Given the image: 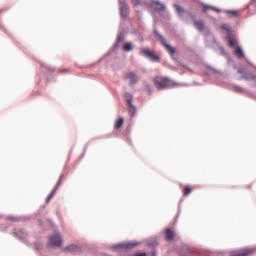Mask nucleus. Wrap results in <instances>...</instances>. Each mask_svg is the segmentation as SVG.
<instances>
[{
	"label": "nucleus",
	"instance_id": "obj_1",
	"mask_svg": "<svg viewBox=\"0 0 256 256\" xmlns=\"http://www.w3.org/2000/svg\"><path fill=\"white\" fill-rule=\"evenodd\" d=\"M154 85L159 91L163 89H172V87H177V83L173 82L171 79L163 76L154 77Z\"/></svg>",
	"mask_w": 256,
	"mask_h": 256
},
{
	"label": "nucleus",
	"instance_id": "obj_2",
	"mask_svg": "<svg viewBox=\"0 0 256 256\" xmlns=\"http://www.w3.org/2000/svg\"><path fill=\"white\" fill-rule=\"evenodd\" d=\"M254 253H256V249L255 248H242L240 250H236L231 252L230 256H250V255H254ZM204 256H214L213 253H205Z\"/></svg>",
	"mask_w": 256,
	"mask_h": 256
},
{
	"label": "nucleus",
	"instance_id": "obj_3",
	"mask_svg": "<svg viewBox=\"0 0 256 256\" xmlns=\"http://www.w3.org/2000/svg\"><path fill=\"white\" fill-rule=\"evenodd\" d=\"M48 245L50 247H63V237L61 234L56 233L49 237Z\"/></svg>",
	"mask_w": 256,
	"mask_h": 256
},
{
	"label": "nucleus",
	"instance_id": "obj_4",
	"mask_svg": "<svg viewBox=\"0 0 256 256\" xmlns=\"http://www.w3.org/2000/svg\"><path fill=\"white\" fill-rule=\"evenodd\" d=\"M154 33L155 35L158 36L160 43L163 45L166 51H168L169 55L173 56L175 53H177V50L173 48L171 45L167 44V41L165 40V38L161 34H159L158 31H154Z\"/></svg>",
	"mask_w": 256,
	"mask_h": 256
},
{
	"label": "nucleus",
	"instance_id": "obj_5",
	"mask_svg": "<svg viewBox=\"0 0 256 256\" xmlns=\"http://www.w3.org/2000/svg\"><path fill=\"white\" fill-rule=\"evenodd\" d=\"M140 54L144 55V57L151 58V60L156 61V63H159V61H161V58L159 56H157V54H155V52H153L149 48H142L140 50Z\"/></svg>",
	"mask_w": 256,
	"mask_h": 256
},
{
	"label": "nucleus",
	"instance_id": "obj_6",
	"mask_svg": "<svg viewBox=\"0 0 256 256\" xmlns=\"http://www.w3.org/2000/svg\"><path fill=\"white\" fill-rule=\"evenodd\" d=\"M124 79H129L130 85H135L137 81H139V78L137 77V74L135 72H128L124 75Z\"/></svg>",
	"mask_w": 256,
	"mask_h": 256
},
{
	"label": "nucleus",
	"instance_id": "obj_7",
	"mask_svg": "<svg viewBox=\"0 0 256 256\" xmlns=\"http://www.w3.org/2000/svg\"><path fill=\"white\" fill-rule=\"evenodd\" d=\"M238 73L240 75H242V77L246 80L249 81V79H252L253 81H255V76L254 74L251 73H247V70L245 68H238Z\"/></svg>",
	"mask_w": 256,
	"mask_h": 256
},
{
	"label": "nucleus",
	"instance_id": "obj_8",
	"mask_svg": "<svg viewBox=\"0 0 256 256\" xmlns=\"http://www.w3.org/2000/svg\"><path fill=\"white\" fill-rule=\"evenodd\" d=\"M120 15L121 17H127L129 15V8L125 2H120Z\"/></svg>",
	"mask_w": 256,
	"mask_h": 256
},
{
	"label": "nucleus",
	"instance_id": "obj_9",
	"mask_svg": "<svg viewBox=\"0 0 256 256\" xmlns=\"http://www.w3.org/2000/svg\"><path fill=\"white\" fill-rule=\"evenodd\" d=\"M165 238L167 241H173V239H175V231L171 228H167L165 230Z\"/></svg>",
	"mask_w": 256,
	"mask_h": 256
},
{
	"label": "nucleus",
	"instance_id": "obj_10",
	"mask_svg": "<svg viewBox=\"0 0 256 256\" xmlns=\"http://www.w3.org/2000/svg\"><path fill=\"white\" fill-rule=\"evenodd\" d=\"M150 5H151L152 9H154V11L165 10V6L163 4H161L159 1H153Z\"/></svg>",
	"mask_w": 256,
	"mask_h": 256
},
{
	"label": "nucleus",
	"instance_id": "obj_11",
	"mask_svg": "<svg viewBox=\"0 0 256 256\" xmlns=\"http://www.w3.org/2000/svg\"><path fill=\"white\" fill-rule=\"evenodd\" d=\"M137 243L133 242H127V243H121L117 245V249H132V247H135Z\"/></svg>",
	"mask_w": 256,
	"mask_h": 256
},
{
	"label": "nucleus",
	"instance_id": "obj_12",
	"mask_svg": "<svg viewBox=\"0 0 256 256\" xmlns=\"http://www.w3.org/2000/svg\"><path fill=\"white\" fill-rule=\"evenodd\" d=\"M123 123H125V119L119 118L114 123V131H121V127H123Z\"/></svg>",
	"mask_w": 256,
	"mask_h": 256
},
{
	"label": "nucleus",
	"instance_id": "obj_13",
	"mask_svg": "<svg viewBox=\"0 0 256 256\" xmlns=\"http://www.w3.org/2000/svg\"><path fill=\"white\" fill-rule=\"evenodd\" d=\"M127 103L130 107V109H129L130 115L131 116L135 115V112L137 111V109L135 108V106H133V98L127 99Z\"/></svg>",
	"mask_w": 256,
	"mask_h": 256
},
{
	"label": "nucleus",
	"instance_id": "obj_14",
	"mask_svg": "<svg viewBox=\"0 0 256 256\" xmlns=\"http://www.w3.org/2000/svg\"><path fill=\"white\" fill-rule=\"evenodd\" d=\"M194 27H196L198 31H205V23L203 22V20L195 21Z\"/></svg>",
	"mask_w": 256,
	"mask_h": 256
},
{
	"label": "nucleus",
	"instance_id": "obj_15",
	"mask_svg": "<svg viewBox=\"0 0 256 256\" xmlns=\"http://www.w3.org/2000/svg\"><path fill=\"white\" fill-rule=\"evenodd\" d=\"M75 251H79V248L77 245H70V246L64 248L65 253H75Z\"/></svg>",
	"mask_w": 256,
	"mask_h": 256
},
{
	"label": "nucleus",
	"instance_id": "obj_16",
	"mask_svg": "<svg viewBox=\"0 0 256 256\" xmlns=\"http://www.w3.org/2000/svg\"><path fill=\"white\" fill-rule=\"evenodd\" d=\"M234 55H236V57H238V59H243V57H245V53L243 52V49H241V47H237L235 49Z\"/></svg>",
	"mask_w": 256,
	"mask_h": 256
},
{
	"label": "nucleus",
	"instance_id": "obj_17",
	"mask_svg": "<svg viewBox=\"0 0 256 256\" xmlns=\"http://www.w3.org/2000/svg\"><path fill=\"white\" fill-rule=\"evenodd\" d=\"M224 13L229 15V17H239V11L237 10H225Z\"/></svg>",
	"mask_w": 256,
	"mask_h": 256
},
{
	"label": "nucleus",
	"instance_id": "obj_18",
	"mask_svg": "<svg viewBox=\"0 0 256 256\" xmlns=\"http://www.w3.org/2000/svg\"><path fill=\"white\" fill-rule=\"evenodd\" d=\"M122 49L123 51H126V52L133 51V44L131 42H126L122 46Z\"/></svg>",
	"mask_w": 256,
	"mask_h": 256
},
{
	"label": "nucleus",
	"instance_id": "obj_19",
	"mask_svg": "<svg viewBox=\"0 0 256 256\" xmlns=\"http://www.w3.org/2000/svg\"><path fill=\"white\" fill-rule=\"evenodd\" d=\"M209 9H211L212 11H216V13H221V10H220V9L215 8V7H213V6H207V5L204 6L203 12H204V13H207V11H209Z\"/></svg>",
	"mask_w": 256,
	"mask_h": 256
},
{
	"label": "nucleus",
	"instance_id": "obj_20",
	"mask_svg": "<svg viewBox=\"0 0 256 256\" xmlns=\"http://www.w3.org/2000/svg\"><path fill=\"white\" fill-rule=\"evenodd\" d=\"M57 193V188H53L50 194L46 198V203H49L55 197V194Z\"/></svg>",
	"mask_w": 256,
	"mask_h": 256
},
{
	"label": "nucleus",
	"instance_id": "obj_21",
	"mask_svg": "<svg viewBox=\"0 0 256 256\" xmlns=\"http://www.w3.org/2000/svg\"><path fill=\"white\" fill-rule=\"evenodd\" d=\"M191 191H193V189L191 188V186H184L182 193L184 197H187V195H189L191 193Z\"/></svg>",
	"mask_w": 256,
	"mask_h": 256
},
{
	"label": "nucleus",
	"instance_id": "obj_22",
	"mask_svg": "<svg viewBox=\"0 0 256 256\" xmlns=\"http://www.w3.org/2000/svg\"><path fill=\"white\" fill-rule=\"evenodd\" d=\"M62 183H63V175L60 176L58 182H57L56 185L54 186V189H56V191H58V189H59V187H61Z\"/></svg>",
	"mask_w": 256,
	"mask_h": 256
},
{
	"label": "nucleus",
	"instance_id": "obj_23",
	"mask_svg": "<svg viewBox=\"0 0 256 256\" xmlns=\"http://www.w3.org/2000/svg\"><path fill=\"white\" fill-rule=\"evenodd\" d=\"M228 45H229V47H235V40L230 37L228 39Z\"/></svg>",
	"mask_w": 256,
	"mask_h": 256
},
{
	"label": "nucleus",
	"instance_id": "obj_24",
	"mask_svg": "<svg viewBox=\"0 0 256 256\" xmlns=\"http://www.w3.org/2000/svg\"><path fill=\"white\" fill-rule=\"evenodd\" d=\"M174 7H175L177 13H183L184 10H183V8H182L181 6H179V5H174Z\"/></svg>",
	"mask_w": 256,
	"mask_h": 256
},
{
	"label": "nucleus",
	"instance_id": "obj_25",
	"mask_svg": "<svg viewBox=\"0 0 256 256\" xmlns=\"http://www.w3.org/2000/svg\"><path fill=\"white\" fill-rule=\"evenodd\" d=\"M234 91L241 93V91H243V89H241V87H239V86H236V87H234Z\"/></svg>",
	"mask_w": 256,
	"mask_h": 256
},
{
	"label": "nucleus",
	"instance_id": "obj_26",
	"mask_svg": "<svg viewBox=\"0 0 256 256\" xmlns=\"http://www.w3.org/2000/svg\"><path fill=\"white\" fill-rule=\"evenodd\" d=\"M59 72L60 73H69V69H60Z\"/></svg>",
	"mask_w": 256,
	"mask_h": 256
},
{
	"label": "nucleus",
	"instance_id": "obj_27",
	"mask_svg": "<svg viewBox=\"0 0 256 256\" xmlns=\"http://www.w3.org/2000/svg\"><path fill=\"white\" fill-rule=\"evenodd\" d=\"M134 256H147V253H136Z\"/></svg>",
	"mask_w": 256,
	"mask_h": 256
},
{
	"label": "nucleus",
	"instance_id": "obj_28",
	"mask_svg": "<svg viewBox=\"0 0 256 256\" xmlns=\"http://www.w3.org/2000/svg\"><path fill=\"white\" fill-rule=\"evenodd\" d=\"M117 41L119 42V41H123V38L121 37V36H118L117 37Z\"/></svg>",
	"mask_w": 256,
	"mask_h": 256
},
{
	"label": "nucleus",
	"instance_id": "obj_29",
	"mask_svg": "<svg viewBox=\"0 0 256 256\" xmlns=\"http://www.w3.org/2000/svg\"><path fill=\"white\" fill-rule=\"evenodd\" d=\"M222 29H226V31H229V29L227 28V25H223Z\"/></svg>",
	"mask_w": 256,
	"mask_h": 256
},
{
	"label": "nucleus",
	"instance_id": "obj_30",
	"mask_svg": "<svg viewBox=\"0 0 256 256\" xmlns=\"http://www.w3.org/2000/svg\"><path fill=\"white\" fill-rule=\"evenodd\" d=\"M152 256H157V253H156V252H153V253H152Z\"/></svg>",
	"mask_w": 256,
	"mask_h": 256
},
{
	"label": "nucleus",
	"instance_id": "obj_31",
	"mask_svg": "<svg viewBox=\"0 0 256 256\" xmlns=\"http://www.w3.org/2000/svg\"><path fill=\"white\" fill-rule=\"evenodd\" d=\"M135 6H137V5H139V2H135V4H134Z\"/></svg>",
	"mask_w": 256,
	"mask_h": 256
},
{
	"label": "nucleus",
	"instance_id": "obj_32",
	"mask_svg": "<svg viewBox=\"0 0 256 256\" xmlns=\"http://www.w3.org/2000/svg\"><path fill=\"white\" fill-rule=\"evenodd\" d=\"M247 187V189H251V186L250 185H248V186H246Z\"/></svg>",
	"mask_w": 256,
	"mask_h": 256
},
{
	"label": "nucleus",
	"instance_id": "obj_33",
	"mask_svg": "<svg viewBox=\"0 0 256 256\" xmlns=\"http://www.w3.org/2000/svg\"><path fill=\"white\" fill-rule=\"evenodd\" d=\"M131 1H139V0H131Z\"/></svg>",
	"mask_w": 256,
	"mask_h": 256
}]
</instances>
